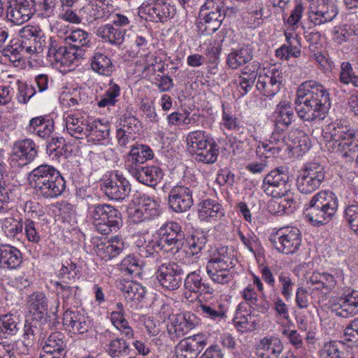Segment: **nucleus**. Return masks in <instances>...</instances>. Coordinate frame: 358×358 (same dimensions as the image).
Segmentation results:
<instances>
[{
  "mask_svg": "<svg viewBox=\"0 0 358 358\" xmlns=\"http://www.w3.org/2000/svg\"><path fill=\"white\" fill-rule=\"evenodd\" d=\"M295 103V110L301 120H324L331 107L329 92L322 84L308 80L299 87Z\"/></svg>",
  "mask_w": 358,
  "mask_h": 358,
  "instance_id": "f257e3e1",
  "label": "nucleus"
},
{
  "mask_svg": "<svg viewBox=\"0 0 358 358\" xmlns=\"http://www.w3.org/2000/svg\"><path fill=\"white\" fill-rule=\"evenodd\" d=\"M28 179L38 196L54 199L60 196L66 182L60 173L52 166L42 164L34 169Z\"/></svg>",
  "mask_w": 358,
  "mask_h": 358,
  "instance_id": "f03ea898",
  "label": "nucleus"
},
{
  "mask_svg": "<svg viewBox=\"0 0 358 358\" xmlns=\"http://www.w3.org/2000/svg\"><path fill=\"white\" fill-rule=\"evenodd\" d=\"M338 206L336 195L331 191H320L304 206L303 213L314 226L329 223L334 217Z\"/></svg>",
  "mask_w": 358,
  "mask_h": 358,
  "instance_id": "7ed1b4c3",
  "label": "nucleus"
},
{
  "mask_svg": "<svg viewBox=\"0 0 358 358\" xmlns=\"http://www.w3.org/2000/svg\"><path fill=\"white\" fill-rule=\"evenodd\" d=\"M332 152L352 161L358 152V136L355 131L341 122H334L330 127Z\"/></svg>",
  "mask_w": 358,
  "mask_h": 358,
  "instance_id": "20e7f679",
  "label": "nucleus"
},
{
  "mask_svg": "<svg viewBox=\"0 0 358 358\" xmlns=\"http://www.w3.org/2000/svg\"><path fill=\"white\" fill-rule=\"evenodd\" d=\"M87 211L96 230L103 235L115 232L123 225L120 211L111 205L90 204L88 206Z\"/></svg>",
  "mask_w": 358,
  "mask_h": 358,
  "instance_id": "39448f33",
  "label": "nucleus"
},
{
  "mask_svg": "<svg viewBox=\"0 0 358 358\" xmlns=\"http://www.w3.org/2000/svg\"><path fill=\"white\" fill-rule=\"evenodd\" d=\"M159 240L152 245L166 252L175 255L182 249L185 243V234L181 226L175 222H169L159 229Z\"/></svg>",
  "mask_w": 358,
  "mask_h": 358,
  "instance_id": "423d86ee",
  "label": "nucleus"
},
{
  "mask_svg": "<svg viewBox=\"0 0 358 358\" xmlns=\"http://www.w3.org/2000/svg\"><path fill=\"white\" fill-rule=\"evenodd\" d=\"M289 176L283 166L271 170L263 180L262 189L268 196L282 197L289 191Z\"/></svg>",
  "mask_w": 358,
  "mask_h": 358,
  "instance_id": "0eeeda50",
  "label": "nucleus"
},
{
  "mask_svg": "<svg viewBox=\"0 0 358 358\" xmlns=\"http://www.w3.org/2000/svg\"><path fill=\"white\" fill-rule=\"evenodd\" d=\"M269 240L279 252L286 255L296 252L301 245V233L296 227L280 228Z\"/></svg>",
  "mask_w": 358,
  "mask_h": 358,
  "instance_id": "6e6552de",
  "label": "nucleus"
},
{
  "mask_svg": "<svg viewBox=\"0 0 358 358\" xmlns=\"http://www.w3.org/2000/svg\"><path fill=\"white\" fill-rule=\"evenodd\" d=\"M324 179V168L317 163H311L298 176L296 186L301 193L308 194L318 189Z\"/></svg>",
  "mask_w": 358,
  "mask_h": 358,
  "instance_id": "1a4fd4ad",
  "label": "nucleus"
},
{
  "mask_svg": "<svg viewBox=\"0 0 358 358\" xmlns=\"http://www.w3.org/2000/svg\"><path fill=\"white\" fill-rule=\"evenodd\" d=\"M184 271L176 263L168 262L160 265L155 276L160 285L169 290L177 289L181 285Z\"/></svg>",
  "mask_w": 358,
  "mask_h": 358,
  "instance_id": "9d476101",
  "label": "nucleus"
},
{
  "mask_svg": "<svg viewBox=\"0 0 358 358\" xmlns=\"http://www.w3.org/2000/svg\"><path fill=\"white\" fill-rule=\"evenodd\" d=\"M167 331L172 339L178 338L199 324L200 319L192 312L173 315L169 318Z\"/></svg>",
  "mask_w": 358,
  "mask_h": 358,
  "instance_id": "9b49d317",
  "label": "nucleus"
},
{
  "mask_svg": "<svg viewBox=\"0 0 358 358\" xmlns=\"http://www.w3.org/2000/svg\"><path fill=\"white\" fill-rule=\"evenodd\" d=\"M101 189L109 199L123 201L129 196L131 192V185L122 175L115 173L114 177H110L102 181Z\"/></svg>",
  "mask_w": 358,
  "mask_h": 358,
  "instance_id": "f8f14e48",
  "label": "nucleus"
},
{
  "mask_svg": "<svg viewBox=\"0 0 358 358\" xmlns=\"http://www.w3.org/2000/svg\"><path fill=\"white\" fill-rule=\"evenodd\" d=\"M234 267L233 259L227 257L225 259H216L209 260L206 266L208 275L215 282L224 284L229 282L234 278L233 271Z\"/></svg>",
  "mask_w": 358,
  "mask_h": 358,
  "instance_id": "ddd939ff",
  "label": "nucleus"
},
{
  "mask_svg": "<svg viewBox=\"0 0 358 358\" xmlns=\"http://www.w3.org/2000/svg\"><path fill=\"white\" fill-rule=\"evenodd\" d=\"M338 13L334 0H317L316 6L309 13V19L315 25H321L332 21Z\"/></svg>",
  "mask_w": 358,
  "mask_h": 358,
  "instance_id": "4468645a",
  "label": "nucleus"
},
{
  "mask_svg": "<svg viewBox=\"0 0 358 358\" xmlns=\"http://www.w3.org/2000/svg\"><path fill=\"white\" fill-rule=\"evenodd\" d=\"M206 345L203 335H194L180 341L175 348L176 358H196Z\"/></svg>",
  "mask_w": 358,
  "mask_h": 358,
  "instance_id": "2eb2a0df",
  "label": "nucleus"
},
{
  "mask_svg": "<svg viewBox=\"0 0 358 358\" xmlns=\"http://www.w3.org/2000/svg\"><path fill=\"white\" fill-rule=\"evenodd\" d=\"M168 203L174 212H185L193 204L192 192L185 186H174L169 194Z\"/></svg>",
  "mask_w": 358,
  "mask_h": 358,
  "instance_id": "dca6fc26",
  "label": "nucleus"
},
{
  "mask_svg": "<svg viewBox=\"0 0 358 358\" xmlns=\"http://www.w3.org/2000/svg\"><path fill=\"white\" fill-rule=\"evenodd\" d=\"M142 12L148 14L150 20L155 22H164L176 13L174 6L167 0H153L142 7Z\"/></svg>",
  "mask_w": 358,
  "mask_h": 358,
  "instance_id": "f3484780",
  "label": "nucleus"
},
{
  "mask_svg": "<svg viewBox=\"0 0 358 358\" xmlns=\"http://www.w3.org/2000/svg\"><path fill=\"white\" fill-rule=\"evenodd\" d=\"M269 75H259L256 87L263 95L273 96L280 89L282 83V73L276 69L268 71Z\"/></svg>",
  "mask_w": 358,
  "mask_h": 358,
  "instance_id": "a211bd4d",
  "label": "nucleus"
},
{
  "mask_svg": "<svg viewBox=\"0 0 358 358\" xmlns=\"http://www.w3.org/2000/svg\"><path fill=\"white\" fill-rule=\"evenodd\" d=\"M129 172L140 182L155 187L163 178L162 170L157 166H131Z\"/></svg>",
  "mask_w": 358,
  "mask_h": 358,
  "instance_id": "6ab92c4d",
  "label": "nucleus"
},
{
  "mask_svg": "<svg viewBox=\"0 0 358 358\" xmlns=\"http://www.w3.org/2000/svg\"><path fill=\"white\" fill-rule=\"evenodd\" d=\"M224 14L200 10L196 25L200 35H210L215 32L225 18Z\"/></svg>",
  "mask_w": 358,
  "mask_h": 358,
  "instance_id": "aec40b11",
  "label": "nucleus"
},
{
  "mask_svg": "<svg viewBox=\"0 0 358 358\" xmlns=\"http://www.w3.org/2000/svg\"><path fill=\"white\" fill-rule=\"evenodd\" d=\"M63 324L73 334H83L91 329L88 317L78 310H66L63 315Z\"/></svg>",
  "mask_w": 358,
  "mask_h": 358,
  "instance_id": "412c9836",
  "label": "nucleus"
},
{
  "mask_svg": "<svg viewBox=\"0 0 358 358\" xmlns=\"http://www.w3.org/2000/svg\"><path fill=\"white\" fill-rule=\"evenodd\" d=\"M37 155L35 143L29 138L15 142L13 147V159L21 165L31 162Z\"/></svg>",
  "mask_w": 358,
  "mask_h": 358,
  "instance_id": "4be33fe9",
  "label": "nucleus"
},
{
  "mask_svg": "<svg viewBox=\"0 0 358 358\" xmlns=\"http://www.w3.org/2000/svg\"><path fill=\"white\" fill-rule=\"evenodd\" d=\"M64 43L75 52L76 58L83 57L87 48L91 45L90 34L83 29L72 31L64 38Z\"/></svg>",
  "mask_w": 358,
  "mask_h": 358,
  "instance_id": "5701e85b",
  "label": "nucleus"
},
{
  "mask_svg": "<svg viewBox=\"0 0 358 358\" xmlns=\"http://www.w3.org/2000/svg\"><path fill=\"white\" fill-rule=\"evenodd\" d=\"M286 43L276 50L275 55L281 59L289 60L290 57L297 58L301 55V43L297 35L285 32Z\"/></svg>",
  "mask_w": 358,
  "mask_h": 358,
  "instance_id": "b1692460",
  "label": "nucleus"
},
{
  "mask_svg": "<svg viewBox=\"0 0 358 358\" xmlns=\"http://www.w3.org/2000/svg\"><path fill=\"white\" fill-rule=\"evenodd\" d=\"M253 58V50L249 45L231 49L227 59V66L231 69H237L249 63Z\"/></svg>",
  "mask_w": 358,
  "mask_h": 358,
  "instance_id": "393cba45",
  "label": "nucleus"
},
{
  "mask_svg": "<svg viewBox=\"0 0 358 358\" xmlns=\"http://www.w3.org/2000/svg\"><path fill=\"white\" fill-rule=\"evenodd\" d=\"M224 215V208L216 200L208 199L199 203V217L201 220H220Z\"/></svg>",
  "mask_w": 358,
  "mask_h": 358,
  "instance_id": "a878e982",
  "label": "nucleus"
},
{
  "mask_svg": "<svg viewBox=\"0 0 358 358\" xmlns=\"http://www.w3.org/2000/svg\"><path fill=\"white\" fill-rule=\"evenodd\" d=\"M29 312L38 320L46 321L48 314V299L43 292H36L28 298Z\"/></svg>",
  "mask_w": 358,
  "mask_h": 358,
  "instance_id": "bb28decb",
  "label": "nucleus"
},
{
  "mask_svg": "<svg viewBox=\"0 0 358 358\" xmlns=\"http://www.w3.org/2000/svg\"><path fill=\"white\" fill-rule=\"evenodd\" d=\"M340 308L336 310V315L348 317L358 314V291L349 290L340 299Z\"/></svg>",
  "mask_w": 358,
  "mask_h": 358,
  "instance_id": "cd10ccee",
  "label": "nucleus"
},
{
  "mask_svg": "<svg viewBox=\"0 0 358 358\" xmlns=\"http://www.w3.org/2000/svg\"><path fill=\"white\" fill-rule=\"evenodd\" d=\"M22 262L21 252L10 245H0V267L14 269Z\"/></svg>",
  "mask_w": 358,
  "mask_h": 358,
  "instance_id": "c85d7f7f",
  "label": "nucleus"
},
{
  "mask_svg": "<svg viewBox=\"0 0 358 358\" xmlns=\"http://www.w3.org/2000/svg\"><path fill=\"white\" fill-rule=\"evenodd\" d=\"M153 157V151L149 146L143 144L133 145L126 161L127 169L133 166H141V164L152 159Z\"/></svg>",
  "mask_w": 358,
  "mask_h": 358,
  "instance_id": "c756f323",
  "label": "nucleus"
},
{
  "mask_svg": "<svg viewBox=\"0 0 358 358\" xmlns=\"http://www.w3.org/2000/svg\"><path fill=\"white\" fill-rule=\"evenodd\" d=\"M54 130V122L51 118L43 116L36 117L30 120L27 131L36 134L42 138L50 137Z\"/></svg>",
  "mask_w": 358,
  "mask_h": 358,
  "instance_id": "7c9ffc66",
  "label": "nucleus"
},
{
  "mask_svg": "<svg viewBox=\"0 0 358 358\" xmlns=\"http://www.w3.org/2000/svg\"><path fill=\"white\" fill-rule=\"evenodd\" d=\"M184 286L191 292L213 294V289L203 280L200 271L189 273L184 280Z\"/></svg>",
  "mask_w": 358,
  "mask_h": 358,
  "instance_id": "2f4dec72",
  "label": "nucleus"
},
{
  "mask_svg": "<svg viewBox=\"0 0 358 358\" xmlns=\"http://www.w3.org/2000/svg\"><path fill=\"white\" fill-rule=\"evenodd\" d=\"M282 350V344L278 338H264L259 345L257 355L259 358H279Z\"/></svg>",
  "mask_w": 358,
  "mask_h": 358,
  "instance_id": "473e14b6",
  "label": "nucleus"
},
{
  "mask_svg": "<svg viewBox=\"0 0 358 358\" xmlns=\"http://www.w3.org/2000/svg\"><path fill=\"white\" fill-rule=\"evenodd\" d=\"M206 144L196 150L191 155L197 162L213 164L217 158L219 153L218 146L213 138Z\"/></svg>",
  "mask_w": 358,
  "mask_h": 358,
  "instance_id": "72a5a7b5",
  "label": "nucleus"
},
{
  "mask_svg": "<svg viewBox=\"0 0 358 358\" xmlns=\"http://www.w3.org/2000/svg\"><path fill=\"white\" fill-rule=\"evenodd\" d=\"M48 56L52 57L57 62H63V59L71 60L72 57L76 58L75 52L68 45H60L59 42L53 38H50Z\"/></svg>",
  "mask_w": 358,
  "mask_h": 358,
  "instance_id": "f704fd0d",
  "label": "nucleus"
},
{
  "mask_svg": "<svg viewBox=\"0 0 358 358\" xmlns=\"http://www.w3.org/2000/svg\"><path fill=\"white\" fill-rule=\"evenodd\" d=\"M309 282L315 285L317 290L329 294L334 289L336 285V280L334 276L328 273H320L314 271L309 278Z\"/></svg>",
  "mask_w": 358,
  "mask_h": 358,
  "instance_id": "c9c22d12",
  "label": "nucleus"
},
{
  "mask_svg": "<svg viewBox=\"0 0 358 358\" xmlns=\"http://www.w3.org/2000/svg\"><path fill=\"white\" fill-rule=\"evenodd\" d=\"M96 35L105 41L111 44L121 45L124 38L125 29L116 28L112 24H106L99 27L96 30Z\"/></svg>",
  "mask_w": 358,
  "mask_h": 358,
  "instance_id": "e433bc0d",
  "label": "nucleus"
},
{
  "mask_svg": "<svg viewBox=\"0 0 358 358\" xmlns=\"http://www.w3.org/2000/svg\"><path fill=\"white\" fill-rule=\"evenodd\" d=\"M64 338V336L60 332L51 334L43 346V351L52 356H64L66 343Z\"/></svg>",
  "mask_w": 358,
  "mask_h": 358,
  "instance_id": "4c0bfd02",
  "label": "nucleus"
},
{
  "mask_svg": "<svg viewBox=\"0 0 358 358\" xmlns=\"http://www.w3.org/2000/svg\"><path fill=\"white\" fill-rule=\"evenodd\" d=\"M91 67L96 73L108 76L114 69L113 62L106 55L96 52L91 59Z\"/></svg>",
  "mask_w": 358,
  "mask_h": 358,
  "instance_id": "58836bf2",
  "label": "nucleus"
},
{
  "mask_svg": "<svg viewBox=\"0 0 358 358\" xmlns=\"http://www.w3.org/2000/svg\"><path fill=\"white\" fill-rule=\"evenodd\" d=\"M129 344L122 338H115L106 344V352L111 358L128 357L131 352Z\"/></svg>",
  "mask_w": 358,
  "mask_h": 358,
  "instance_id": "ea45409f",
  "label": "nucleus"
},
{
  "mask_svg": "<svg viewBox=\"0 0 358 358\" xmlns=\"http://www.w3.org/2000/svg\"><path fill=\"white\" fill-rule=\"evenodd\" d=\"M66 128L69 134L76 138L83 139L84 136L87 138L89 124H85L78 118L68 115L66 120Z\"/></svg>",
  "mask_w": 358,
  "mask_h": 358,
  "instance_id": "a19ab883",
  "label": "nucleus"
},
{
  "mask_svg": "<svg viewBox=\"0 0 358 358\" xmlns=\"http://www.w3.org/2000/svg\"><path fill=\"white\" fill-rule=\"evenodd\" d=\"M18 318L13 315H0V337L16 334L19 330Z\"/></svg>",
  "mask_w": 358,
  "mask_h": 358,
  "instance_id": "79ce46f5",
  "label": "nucleus"
},
{
  "mask_svg": "<svg viewBox=\"0 0 358 358\" xmlns=\"http://www.w3.org/2000/svg\"><path fill=\"white\" fill-rule=\"evenodd\" d=\"M32 15L27 8H21L20 6L10 5L7 9V19L15 24H22L28 21Z\"/></svg>",
  "mask_w": 358,
  "mask_h": 358,
  "instance_id": "37998d69",
  "label": "nucleus"
},
{
  "mask_svg": "<svg viewBox=\"0 0 358 358\" xmlns=\"http://www.w3.org/2000/svg\"><path fill=\"white\" fill-rule=\"evenodd\" d=\"M211 139L203 131L197 130L190 132L186 139L189 152L193 153L200 147L207 145L206 143Z\"/></svg>",
  "mask_w": 358,
  "mask_h": 358,
  "instance_id": "c03bdc74",
  "label": "nucleus"
},
{
  "mask_svg": "<svg viewBox=\"0 0 358 358\" xmlns=\"http://www.w3.org/2000/svg\"><path fill=\"white\" fill-rule=\"evenodd\" d=\"M88 130L87 137L90 138L93 141H100L106 139L110 135L109 126L102 124L99 120L90 123Z\"/></svg>",
  "mask_w": 358,
  "mask_h": 358,
  "instance_id": "a18cd8bd",
  "label": "nucleus"
},
{
  "mask_svg": "<svg viewBox=\"0 0 358 358\" xmlns=\"http://www.w3.org/2000/svg\"><path fill=\"white\" fill-rule=\"evenodd\" d=\"M286 142L285 134L273 132L269 138V144L263 145V148L266 152L276 155L285 150Z\"/></svg>",
  "mask_w": 358,
  "mask_h": 358,
  "instance_id": "49530a36",
  "label": "nucleus"
},
{
  "mask_svg": "<svg viewBox=\"0 0 358 358\" xmlns=\"http://www.w3.org/2000/svg\"><path fill=\"white\" fill-rule=\"evenodd\" d=\"M43 320H38L32 317L31 321H26L24 327V334L22 338L25 340L27 345L35 343L36 336L41 333V324Z\"/></svg>",
  "mask_w": 358,
  "mask_h": 358,
  "instance_id": "de8ad7c7",
  "label": "nucleus"
},
{
  "mask_svg": "<svg viewBox=\"0 0 358 358\" xmlns=\"http://www.w3.org/2000/svg\"><path fill=\"white\" fill-rule=\"evenodd\" d=\"M324 350L329 358H354L346 350L344 343L341 341H331L326 343Z\"/></svg>",
  "mask_w": 358,
  "mask_h": 358,
  "instance_id": "09e8293b",
  "label": "nucleus"
},
{
  "mask_svg": "<svg viewBox=\"0 0 358 358\" xmlns=\"http://www.w3.org/2000/svg\"><path fill=\"white\" fill-rule=\"evenodd\" d=\"M121 289L125 298L129 301H141L146 293L143 286L133 281L127 282Z\"/></svg>",
  "mask_w": 358,
  "mask_h": 358,
  "instance_id": "8fccbe9b",
  "label": "nucleus"
},
{
  "mask_svg": "<svg viewBox=\"0 0 358 358\" xmlns=\"http://www.w3.org/2000/svg\"><path fill=\"white\" fill-rule=\"evenodd\" d=\"M344 219L350 229L358 236V202L348 204L344 209Z\"/></svg>",
  "mask_w": 358,
  "mask_h": 358,
  "instance_id": "3c124183",
  "label": "nucleus"
},
{
  "mask_svg": "<svg viewBox=\"0 0 358 358\" xmlns=\"http://www.w3.org/2000/svg\"><path fill=\"white\" fill-rule=\"evenodd\" d=\"M120 86L117 84L110 81L108 85V88L104 94L101 96V100L98 102V106L99 107L115 106L117 101L116 98L120 96Z\"/></svg>",
  "mask_w": 358,
  "mask_h": 358,
  "instance_id": "603ef678",
  "label": "nucleus"
},
{
  "mask_svg": "<svg viewBox=\"0 0 358 358\" xmlns=\"http://www.w3.org/2000/svg\"><path fill=\"white\" fill-rule=\"evenodd\" d=\"M339 80L343 84L352 83L355 87H358V76L354 72L350 62H344L341 64Z\"/></svg>",
  "mask_w": 358,
  "mask_h": 358,
  "instance_id": "864d4df0",
  "label": "nucleus"
},
{
  "mask_svg": "<svg viewBox=\"0 0 358 358\" xmlns=\"http://www.w3.org/2000/svg\"><path fill=\"white\" fill-rule=\"evenodd\" d=\"M140 200L142 206L141 208L143 210L148 219L154 218L159 215V205L153 198L143 194L140 197Z\"/></svg>",
  "mask_w": 358,
  "mask_h": 358,
  "instance_id": "5fc2aeb1",
  "label": "nucleus"
},
{
  "mask_svg": "<svg viewBox=\"0 0 358 358\" xmlns=\"http://www.w3.org/2000/svg\"><path fill=\"white\" fill-rule=\"evenodd\" d=\"M94 251L101 259L104 260L111 259L120 254L119 249L115 248L113 243L108 241L99 243L94 247Z\"/></svg>",
  "mask_w": 358,
  "mask_h": 358,
  "instance_id": "6e6d98bb",
  "label": "nucleus"
},
{
  "mask_svg": "<svg viewBox=\"0 0 358 358\" xmlns=\"http://www.w3.org/2000/svg\"><path fill=\"white\" fill-rule=\"evenodd\" d=\"M120 270L131 276H138L141 273V268L137 259L131 255L127 256L120 264Z\"/></svg>",
  "mask_w": 358,
  "mask_h": 358,
  "instance_id": "4d7b16f0",
  "label": "nucleus"
},
{
  "mask_svg": "<svg viewBox=\"0 0 358 358\" xmlns=\"http://www.w3.org/2000/svg\"><path fill=\"white\" fill-rule=\"evenodd\" d=\"M233 8H226L224 0H206L200 10L203 13L213 12L227 15V11L234 12Z\"/></svg>",
  "mask_w": 358,
  "mask_h": 358,
  "instance_id": "13d9d810",
  "label": "nucleus"
},
{
  "mask_svg": "<svg viewBox=\"0 0 358 358\" xmlns=\"http://www.w3.org/2000/svg\"><path fill=\"white\" fill-rule=\"evenodd\" d=\"M343 339L352 347H358V319L351 320L344 329Z\"/></svg>",
  "mask_w": 358,
  "mask_h": 358,
  "instance_id": "bf43d9fd",
  "label": "nucleus"
},
{
  "mask_svg": "<svg viewBox=\"0 0 358 358\" xmlns=\"http://www.w3.org/2000/svg\"><path fill=\"white\" fill-rule=\"evenodd\" d=\"M334 40L338 44L352 40V37L355 34V31L350 26L344 25L336 27L333 31Z\"/></svg>",
  "mask_w": 358,
  "mask_h": 358,
  "instance_id": "052dcab7",
  "label": "nucleus"
},
{
  "mask_svg": "<svg viewBox=\"0 0 358 358\" xmlns=\"http://www.w3.org/2000/svg\"><path fill=\"white\" fill-rule=\"evenodd\" d=\"M200 309L203 317L213 320H220L226 317L225 312L222 309L221 306L215 307L207 304H201Z\"/></svg>",
  "mask_w": 358,
  "mask_h": 358,
  "instance_id": "680f3d73",
  "label": "nucleus"
},
{
  "mask_svg": "<svg viewBox=\"0 0 358 358\" xmlns=\"http://www.w3.org/2000/svg\"><path fill=\"white\" fill-rule=\"evenodd\" d=\"M2 228L7 236H15L22 231L23 222L22 220L8 217L4 220Z\"/></svg>",
  "mask_w": 358,
  "mask_h": 358,
  "instance_id": "e2e57ef3",
  "label": "nucleus"
},
{
  "mask_svg": "<svg viewBox=\"0 0 358 358\" xmlns=\"http://www.w3.org/2000/svg\"><path fill=\"white\" fill-rule=\"evenodd\" d=\"M206 238L203 234L192 235L188 240L189 252L192 256L199 254L206 244Z\"/></svg>",
  "mask_w": 358,
  "mask_h": 358,
  "instance_id": "0e129e2a",
  "label": "nucleus"
},
{
  "mask_svg": "<svg viewBox=\"0 0 358 358\" xmlns=\"http://www.w3.org/2000/svg\"><path fill=\"white\" fill-rule=\"evenodd\" d=\"M294 117V110L287 104L281 106L278 108V116L277 117L278 124L285 127L289 125Z\"/></svg>",
  "mask_w": 358,
  "mask_h": 358,
  "instance_id": "69168bd1",
  "label": "nucleus"
},
{
  "mask_svg": "<svg viewBox=\"0 0 358 358\" xmlns=\"http://www.w3.org/2000/svg\"><path fill=\"white\" fill-rule=\"evenodd\" d=\"M257 315L252 313H248L247 315H240L238 317H234V320L236 326L245 329L255 328L258 322L255 319Z\"/></svg>",
  "mask_w": 358,
  "mask_h": 358,
  "instance_id": "338daca9",
  "label": "nucleus"
},
{
  "mask_svg": "<svg viewBox=\"0 0 358 358\" xmlns=\"http://www.w3.org/2000/svg\"><path fill=\"white\" fill-rule=\"evenodd\" d=\"M278 280L282 285L281 294L288 301L292 296L294 282L289 275L286 273H281L278 276Z\"/></svg>",
  "mask_w": 358,
  "mask_h": 358,
  "instance_id": "774afa93",
  "label": "nucleus"
}]
</instances>
